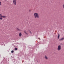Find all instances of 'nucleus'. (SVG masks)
Returning <instances> with one entry per match:
<instances>
[{
  "mask_svg": "<svg viewBox=\"0 0 64 64\" xmlns=\"http://www.w3.org/2000/svg\"><path fill=\"white\" fill-rule=\"evenodd\" d=\"M60 37V34H58V39H59Z\"/></svg>",
  "mask_w": 64,
  "mask_h": 64,
  "instance_id": "1a4fd4ad",
  "label": "nucleus"
},
{
  "mask_svg": "<svg viewBox=\"0 0 64 64\" xmlns=\"http://www.w3.org/2000/svg\"><path fill=\"white\" fill-rule=\"evenodd\" d=\"M24 33L26 34V35H28V33L26 31L24 30Z\"/></svg>",
  "mask_w": 64,
  "mask_h": 64,
  "instance_id": "423d86ee",
  "label": "nucleus"
},
{
  "mask_svg": "<svg viewBox=\"0 0 64 64\" xmlns=\"http://www.w3.org/2000/svg\"><path fill=\"white\" fill-rule=\"evenodd\" d=\"M13 3L14 5H16L17 4V2L16 0H12Z\"/></svg>",
  "mask_w": 64,
  "mask_h": 64,
  "instance_id": "f03ea898",
  "label": "nucleus"
},
{
  "mask_svg": "<svg viewBox=\"0 0 64 64\" xmlns=\"http://www.w3.org/2000/svg\"><path fill=\"white\" fill-rule=\"evenodd\" d=\"M64 39V38H63L59 40V41H62Z\"/></svg>",
  "mask_w": 64,
  "mask_h": 64,
  "instance_id": "39448f33",
  "label": "nucleus"
},
{
  "mask_svg": "<svg viewBox=\"0 0 64 64\" xmlns=\"http://www.w3.org/2000/svg\"><path fill=\"white\" fill-rule=\"evenodd\" d=\"M16 30L17 31H19V29L18 28H16Z\"/></svg>",
  "mask_w": 64,
  "mask_h": 64,
  "instance_id": "9b49d317",
  "label": "nucleus"
},
{
  "mask_svg": "<svg viewBox=\"0 0 64 64\" xmlns=\"http://www.w3.org/2000/svg\"><path fill=\"white\" fill-rule=\"evenodd\" d=\"M34 16L35 18H39V14L37 12H35L34 13Z\"/></svg>",
  "mask_w": 64,
  "mask_h": 64,
  "instance_id": "f257e3e1",
  "label": "nucleus"
},
{
  "mask_svg": "<svg viewBox=\"0 0 64 64\" xmlns=\"http://www.w3.org/2000/svg\"><path fill=\"white\" fill-rule=\"evenodd\" d=\"M22 31V30L20 29H19V31Z\"/></svg>",
  "mask_w": 64,
  "mask_h": 64,
  "instance_id": "4468645a",
  "label": "nucleus"
},
{
  "mask_svg": "<svg viewBox=\"0 0 64 64\" xmlns=\"http://www.w3.org/2000/svg\"><path fill=\"white\" fill-rule=\"evenodd\" d=\"M3 16L2 15V14H0V20H2L3 19V18H2Z\"/></svg>",
  "mask_w": 64,
  "mask_h": 64,
  "instance_id": "20e7f679",
  "label": "nucleus"
},
{
  "mask_svg": "<svg viewBox=\"0 0 64 64\" xmlns=\"http://www.w3.org/2000/svg\"><path fill=\"white\" fill-rule=\"evenodd\" d=\"M14 52V51L13 50H12L11 51L12 53H13Z\"/></svg>",
  "mask_w": 64,
  "mask_h": 64,
  "instance_id": "2eb2a0df",
  "label": "nucleus"
},
{
  "mask_svg": "<svg viewBox=\"0 0 64 64\" xmlns=\"http://www.w3.org/2000/svg\"><path fill=\"white\" fill-rule=\"evenodd\" d=\"M29 31V30H28Z\"/></svg>",
  "mask_w": 64,
  "mask_h": 64,
  "instance_id": "aec40b11",
  "label": "nucleus"
},
{
  "mask_svg": "<svg viewBox=\"0 0 64 64\" xmlns=\"http://www.w3.org/2000/svg\"><path fill=\"white\" fill-rule=\"evenodd\" d=\"M3 18H6V16H2V17Z\"/></svg>",
  "mask_w": 64,
  "mask_h": 64,
  "instance_id": "9d476101",
  "label": "nucleus"
},
{
  "mask_svg": "<svg viewBox=\"0 0 64 64\" xmlns=\"http://www.w3.org/2000/svg\"><path fill=\"white\" fill-rule=\"evenodd\" d=\"M62 7L64 9V4L62 5Z\"/></svg>",
  "mask_w": 64,
  "mask_h": 64,
  "instance_id": "ddd939ff",
  "label": "nucleus"
},
{
  "mask_svg": "<svg viewBox=\"0 0 64 64\" xmlns=\"http://www.w3.org/2000/svg\"><path fill=\"white\" fill-rule=\"evenodd\" d=\"M30 34H32V33L31 32V31H30Z\"/></svg>",
  "mask_w": 64,
  "mask_h": 64,
  "instance_id": "f3484780",
  "label": "nucleus"
},
{
  "mask_svg": "<svg viewBox=\"0 0 64 64\" xmlns=\"http://www.w3.org/2000/svg\"><path fill=\"white\" fill-rule=\"evenodd\" d=\"M38 39H39L40 40V38H38Z\"/></svg>",
  "mask_w": 64,
  "mask_h": 64,
  "instance_id": "6ab92c4d",
  "label": "nucleus"
},
{
  "mask_svg": "<svg viewBox=\"0 0 64 64\" xmlns=\"http://www.w3.org/2000/svg\"><path fill=\"white\" fill-rule=\"evenodd\" d=\"M2 3L1 2H0V5H1Z\"/></svg>",
  "mask_w": 64,
  "mask_h": 64,
  "instance_id": "dca6fc26",
  "label": "nucleus"
},
{
  "mask_svg": "<svg viewBox=\"0 0 64 64\" xmlns=\"http://www.w3.org/2000/svg\"><path fill=\"white\" fill-rule=\"evenodd\" d=\"M44 57H45L46 59V60H48V57H47V56H44Z\"/></svg>",
  "mask_w": 64,
  "mask_h": 64,
  "instance_id": "0eeeda50",
  "label": "nucleus"
},
{
  "mask_svg": "<svg viewBox=\"0 0 64 64\" xmlns=\"http://www.w3.org/2000/svg\"><path fill=\"white\" fill-rule=\"evenodd\" d=\"M19 35L20 37H21V36H22V34H21V33H20L19 34Z\"/></svg>",
  "mask_w": 64,
  "mask_h": 64,
  "instance_id": "6e6552de",
  "label": "nucleus"
},
{
  "mask_svg": "<svg viewBox=\"0 0 64 64\" xmlns=\"http://www.w3.org/2000/svg\"><path fill=\"white\" fill-rule=\"evenodd\" d=\"M61 45H59L58 47V51H60L61 49Z\"/></svg>",
  "mask_w": 64,
  "mask_h": 64,
  "instance_id": "7ed1b4c3",
  "label": "nucleus"
},
{
  "mask_svg": "<svg viewBox=\"0 0 64 64\" xmlns=\"http://www.w3.org/2000/svg\"><path fill=\"white\" fill-rule=\"evenodd\" d=\"M29 12H31V10H29Z\"/></svg>",
  "mask_w": 64,
  "mask_h": 64,
  "instance_id": "a211bd4d",
  "label": "nucleus"
},
{
  "mask_svg": "<svg viewBox=\"0 0 64 64\" xmlns=\"http://www.w3.org/2000/svg\"><path fill=\"white\" fill-rule=\"evenodd\" d=\"M14 50H17V48H15Z\"/></svg>",
  "mask_w": 64,
  "mask_h": 64,
  "instance_id": "f8f14e48",
  "label": "nucleus"
}]
</instances>
